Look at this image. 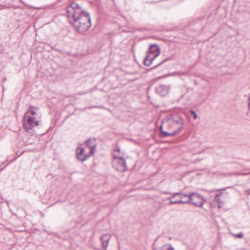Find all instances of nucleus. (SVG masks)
Returning <instances> with one entry per match:
<instances>
[{"label": "nucleus", "instance_id": "obj_2", "mask_svg": "<svg viewBox=\"0 0 250 250\" xmlns=\"http://www.w3.org/2000/svg\"><path fill=\"white\" fill-rule=\"evenodd\" d=\"M167 124L169 129L171 131L168 132L163 131L162 125L160 126V130L164 137L173 136L180 132L183 128L184 120L180 117L171 116L168 117Z\"/></svg>", "mask_w": 250, "mask_h": 250}, {"label": "nucleus", "instance_id": "obj_3", "mask_svg": "<svg viewBox=\"0 0 250 250\" xmlns=\"http://www.w3.org/2000/svg\"><path fill=\"white\" fill-rule=\"evenodd\" d=\"M36 115L33 107H30L25 113L23 124L26 131L30 132L33 127L38 125L39 121L36 119Z\"/></svg>", "mask_w": 250, "mask_h": 250}, {"label": "nucleus", "instance_id": "obj_14", "mask_svg": "<svg viewBox=\"0 0 250 250\" xmlns=\"http://www.w3.org/2000/svg\"><path fill=\"white\" fill-rule=\"evenodd\" d=\"M243 235H244V234H243L242 232H241L237 234H234V236L236 237H237V238H242L243 237Z\"/></svg>", "mask_w": 250, "mask_h": 250}, {"label": "nucleus", "instance_id": "obj_19", "mask_svg": "<svg viewBox=\"0 0 250 250\" xmlns=\"http://www.w3.org/2000/svg\"><path fill=\"white\" fill-rule=\"evenodd\" d=\"M182 201H187V200H185L184 201H183V200H182Z\"/></svg>", "mask_w": 250, "mask_h": 250}, {"label": "nucleus", "instance_id": "obj_8", "mask_svg": "<svg viewBox=\"0 0 250 250\" xmlns=\"http://www.w3.org/2000/svg\"><path fill=\"white\" fill-rule=\"evenodd\" d=\"M184 195L181 192L174 193L172 195L167 198L170 202V204H176V203H172V202L179 201L182 200L183 197Z\"/></svg>", "mask_w": 250, "mask_h": 250}, {"label": "nucleus", "instance_id": "obj_10", "mask_svg": "<svg viewBox=\"0 0 250 250\" xmlns=\"http://www.w3.org/2000/svg\"><path fill=\"white\" fill-rule=\"evenodd\" d=\"M111 235L109 233L105 234L101 237L102 247L105 249H107L109 241L111 238Z\"/></svg>", "mask_w": 250, "mask_h": 250}, {"label": "nucleus", "instance_id": "obj_5", "mask_svg": "<svg viewBox=\"0 0 250 250\" xmlns=\"http://www.w3.org/2000/svg\"><path fill=\"white\" fill-rule=\"evenodd\" d=\"M188 196V199L187 201H179L172 202V203H184L189 204L192 203L196 207L202 208L204 203L206 202V200L200 194L196 193H191L188 195H184V197Z\"/></svg>", "mask_w": 250, "mask_h": 250}, {"label": "nucleus", "instance_id": "obj_17", "mask_svg": "<svg viewBox=\"0 0 250 250\" xmlns=\"http://www.w3.org/2000/svg\"><path fill=\"white\" fill-rule=\"evenodd\" d=\"M219 189H214V190L210 191V192H214V191H219Z\"/></svg>", "mask_w": 250, "mask_h": 250}, {"label": "nucleus", "instance_id": "obj_18", "mask_svg": "<svg viewBox=\"0 0 250 250\" xmlns=\"http://www.w3.org/2000/svg\"><path fill=\"white\" fill-rule=\"evenodd\" d=\"M66 53H67V54H70V52H66Z\"/></svg>", "mask_w": 250, "mask_h": 250}, {"label": "nucleus", "instance_id": "obj_4", "mask_svg": "<svg viewBox=\"0 0 250 250\" xmlns=\"http://www.w3.org/2000/svg\"><path fill=\"white\" fill-rule=\"evenodd\" d=\"M92 142V144L90 145V152L88 154H84V148L82 147V145H79L76 149V156L78 160L82 162H84L85 160L93 155L96 151V140L94 139H90L86 141L87 144Z\"/></svg>", "mask_w": 250, "mask_h": 250}, {"label": "nucleus", "instance_id": "obj_7", "mask_svg": "<svg viewBox=\"0 0 250 250\" xmlns=\"http://www.w3.org/2000/svg\"><path fill=\"white\" fill-rule=\"evenodd\" d=\"M149 52L144 61V63L146 66H149L152 61L160 54V48H149Z\"/></svg>", "mask_w": 250, "mask_h": 250}, {"label": "nucleus", "instance_id": "obj_12", "mask_svg": "<svg viewBox=\"0 0 250 250\" xmlns=\"http://www.w3.org/2000/svg\"><path fill=\"white\" fill-rule=\"evenodd\" d=\"M153 250H174V249L171 244H166L161 247L154 248Z\"/></svg>", "mask_w": 250, "mask_h": 250}, {"label": "nucleus", "instance_id": "obj_11", "mask_svg": "<svg viewBox=\"0 0 250 250\" xmlns=\"http://www.w3.org/2000/svg\"><path fill=\"white\" fill-rule=\"evenodd\" d=\"M222 194V192L216 194L213 199V201L214 202L217 203L218 207L219 208H222L225 203L224 200H221L220 198V196Z\"/></svg>", "mask_w": 250, "mask_h": 250}, {"label": "nucleus", "instance_id": "obj_16", "mask_svg": "<svg viewBox=\"0 0 250 250\" xmlns=\"http://www.w3.org/2000/svg\"><path fill=\"white\" fill-rule=\"evenodd\" d=\"M85 144L90 148V145H92V142H90L89 143V144H87L86 143H85Z\"/></svg>", "mask_w": 250, "mask_h": 250}, {"label": "nucleus", "instance_id": "obj_1", "mask_svg": "<svg viewBox=\"0 0 250 250\" xmlns=\"http://www.w3.org/2000/svg\"><path fill=\"white\" fill-rule=\"evenodd\" d=\"M67 16L70 23L80 33L86 31L91 26V19L88 13L83 11L81 7L72 2L67 9Z\"/></svg>", "mask_w": 250, "mask_h": 250}, {"label": "nucleus", "instance_id": "obj_13", "mask_svg": "<svg viewBox=\"0 0 250 250\" xmlns=\"http://www.w3.org/2000/svg\"><path fill=\"white\" fill-rule=\"evenodd\" d=\"M190 113L192 115H193L194 119L196 120V119H197L198 115L194 111L191 110L190 111Z\"/></svg>", "mask_w": 250, "mask_h": 250}, {"label": "nucleus", "instance_id": "obj_6", "mask_svg": "<svg viewBox=\"0 0 250 250\" xmlns=\"http://www.w3.org/2000/svg\"><path fill=\"white\" fill-rule=\"evenodd\" d=\"M119 151L120 149L117 147L113 152V166L116 170L124 171L126 169V164Z\"/></svg>", "mask_w": 250, "mask_h": 250}, {"label": "nucleus", "instance_id": "obj_15", "mask_svg": "<svg viewBox=\"0 0 250 250\" xmlns=\"http://www.w3.org/2000/svg\"><path fill=\"white\" fill-rule=\"evenodd\" d=\"M149 47H158L157 45L156 44H151Z\"/></svg>", "mask_w": 250, "mask_h": 250}, {"label": "nucleus", "instance_id": "obj_9", "mask_svg": "<svg viewBox=\"0 0 250 250\" xmlns=\"http://www.w3.org/2000/svg\"><path fill=\"white\" fill-rule=\"evenodd\" d=\"M169 89L167 85H160L156 88V91L161 96H165L168 93Z\"/></svg>", "mask_w": 250, "mask_h": 250}]
</instances>
